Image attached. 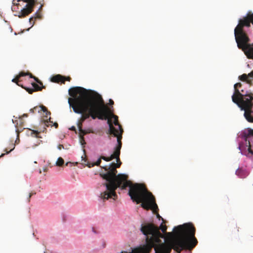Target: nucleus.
Wrapping results in <instances>:
<instances>
[{"mask_svg":"<svg viewBox=\"0 0 253 253\" xmlns=\"http://www.w3.org/2000/svg\"><path fill=\"white\" fill-rule=\"evenodd\" d=\"M30 112L31 113H33V114H34L35 113V111L34 110V107L33 108H32L30 110H29Z\"/></svg>","mask_w":253,"mask_h":253,"instance_id":"nucleus-28","label":"nucleus"},{"mask_svg":"<svg viewBox=\"0 0 253 253\" xmlns=\"http://www.w3.org/2000/svg\"><path fill=\"white\" fill-rule=\"evenodd\" d=\"M101 160H102V159H101V157H100V158L95 163H92V164H89L88 163L87 165L89 168L92 167L94 166H99L101 163Z\"/></svg>","mask_w":253,"mask_h":253,"instance_id":"nucleus-17","label":"nucleus"},{"mask_svg":"<svg viewBox=\"0 0 253 253\" xmlns=\"http://www.w3.org/2000/svg\"><path fill=\"white\" fill-rule=\"evenodd\" d=\"M31 84L33 87V89L35 91H41L42 88H45L43 85L42 87H41L37 84L35 83H32Z\"/></svg>","mask_w":253,"mask_h":253,"instance_id":"nucleus-16","label":"nucleus"},{"mask_svg":"<svg viewBox=\"0 0 253 253\" xmlns=\"http://www.w3.org/2000/svg\"><path fill=\"white\" fill-rule=\"evenodd\" d=\"M12 82L14 83H16L18 86H21V85H22L19 84V83H18L19 78H18V77L17 76H16V77L15 78H14L12 80Z\"/></svg>","mask_w":253,"mask_h":253,"instance_id":"nucleus-20","label":"nucleus"},{"mask_svg":"<svg viewBox=\"0 0 253 253\" xmlns=\"http://www.w3.org/2000/svg\"><path fill=\"white\" fill-rule=\"evenodd\" d=\"M42 15L40 12H36L34 16L31 17L29 19V22L31 24H32V26H33L35 24V21L37 19H42Z\"/></svg>","mask_w":253,"mask_h":253,"instance_id":"nucleus-14","label":"nucleus"},{"mask_svg":"<svg viewBox=\"0 0 253 253\" xmlns=\"http://www.w3.org/2000/svg\"><path fill=\"white\" fill-rule=\"evenodd\" d=\"M18 141L19 142V139L18 138H17V139L15 140V143H17L18 142Z\"/></svg>","mask_w":253,"mask_h":253,"instance_id":"nucleus-35","label":"nucleus"},{"mask_svg":"<svg viewBox=\"0 0 253 253\" xmlns=\"http://www.w3.org/2000/svg\"><path fill=\"white\" fill-rule=\"evenodd\" d=\"M51 81L56 83H63V76L60 75L54 76L51 78Z\"/></svg>","mask_w":253,"mask_h":253,"instance_id":"nucleus-15","label":"nucleus"},{"mask_svg":"<svg viewBox=\"0 0 253 253\" xmlns=\"http://www.w3.org/2000/svg\"><path fill=\"white\" fill-rule=\"evenodd\" d=\"M71 78L69 76H68V77L64 76V82L65 81L70 82L71 81Z\"/></svg>","mask_w":253,"mask_h":253,"instance_id":"nucleus-26","label":"nucleus"},{"mask_svg":"<svg viewBox=\"0 0 253 253\" xmlns=\"http://www.w3.org/2000/svg\"><path fill=\"white\" fill-rule=\"evenodd\" d=\"M12 145V146H13V147H12V148H11V149H10V150H9V151H8V150H7V149H5V151H6V153H7V154L9 153L10 152H11V151H12V150L14 149V148H15V145H14V144H12V145Z\"/></svg>","mask_w":253,"mask_h":253,"instance_id":"nucleus-24","label":"nucleus"},{"mask_svg":"<svg viewBox=\"0 0 253 253\" xmlns=\"http://www.w3.org/2000/svg\"><path fill=\"white\" fill-rule=\"evenodd\" d=\"M34 110L36 113L38 112L40 114H42V113H46V115H48L49 113V111H48L47 110V109L43 105L36 106L34 107Z\"/></svg>","mask_w":253,"mask_h":253,"instance_id":"nucleus-12","label":"nucleus"},{"mask_svg":"<svg viewBox=\"0 0 253 253\" xmlns=\"http://www.w3.org/2000/svg\"><path fill=\"white\" fill-rule=\"evenodd\" d=\"M34 80L38 84H40L42 85V82L37 77H34Z\"/></svg>","mask_w":253,"mask_h":253,"instance_id":"nucleus-22","label":"nucleus"},{"mask_svg":"<svg viewBox=\"0 0 253 253\" xmlns=\"http://www.w3.org/2000/svg\"><path fill=\"white\" fill-rule=\"evenodd\" d=\"M55 165L56 166L62 167L63 165V159L61 157L58 158Z\"/></svg>","mask_w":253,"mask_h":253,"instance_id":"nucleus-18","label":"nucleus"},{"mask_svg":"<svg viewBox=\"0 0 253 253\" xmlns=\"http://www.w3.org/2000/svg\"><path fill=\"white\" fill-rule=\"evenodd\" d=\"M42 115V122H43L45 124V125L46 126H48L49 125H51V123H52V122L50 121V112H49V114H46V113H42L41 114Z\"/></svg>","mask_w":253,"mask_h":253,"instance_id":"nucleus-11","label":"nucleus"},{"mask_svg":"<svg viewBox=\"0 0 253 253\" xmlns=\"http://www.w3.org/2000/svg\"><path fill=\"white\" fill-rule=\"evenodd\" d=\"M253 78V70L251 71L248 75L246 74H243L242 75L239 77V79L242 82H245L247 84L252 85V80L250 78Z\"/></svg>","mask_w":253,"mask_h":253,"instance_id":"nucleus-10","label":"nucleus"},{"mask_svg":"<svg viewBox=\"0 0 253 253\" xmlns=\"http://www.w3.org/2000/svg\"><path fill=\"white\" fill-rule=\"evenodd\" d=\"M242 86V84L240 83H236L234 85V93L233 95H235V97H241L242 96V93L240 92L239 88L241 87Z\"/></svg>","mask_w":253,"mask_h":253,"instance_id":"nucleus-13","label":"nucleus"},{"mask_svg":"<svg viewBox=\"0 0 253 253\" xmlns=\"http://www.w3.org/2000/svg\"><path fill=\"white\" fill-rule=\"evenodd\" d=\"M161 229L163 233H166L167 227L162 224L159 228L153 223H147L145 225H142L141 231L143 234L147 236L146 240L149 241L151 243L154 242L159 243L160 241V238H164L163 235L160 232Z\"/></svg>","mask_w":253,"mask_h":253,"instance_id":"nucleus-5","label":"nucleus"},{"mask_svg":"<svg viewBox=\"0 0 253 253\" xmlns=\"http://www.w3.org/2000/svg\"><path fill=\"white\" fill-rule=\"evenodd\" d=\"M4 155V154H2L1 155V156H0V157L3 156Z\"/></svg>","mask_w":253,"mask_h":253,"instance_id":"nucleus-38","label":"nucleus"},{"mask_svg":"<svg viewBox=\"0 0 253 253\" xmlns=\"http://www.w3.org/2000/svg\"><path fill=\"white\" fill-rule=\"evenodd\" d=\"M151 250V247L145 245L142 246L135 248L132 250L131 252L127 253H149Z\"/></svg>","mask_w":253,"mask_h":253,"instance_id":"nucleus-8","label":"nucleus"},{"mask_svg":"<svg viewBox=\"0 0 253 253\" xmlns=\"http://www.w3.org/2000/svg\"><path fill=\"white\" fill-rule=\"evenodd\" d=\"M24 1L27 2L25 8H23L19 13V18L25 17L32 12L35 3L34 0H24Z\"/></svg>","mask_w":253,"mask_h":253,"instance_id":"nucleus-7","label":"nucleus"},{"mask_svg":"<svg viewBox=\"0 0 253 253\" xmlns=\"http://www.w3.org/2000/svg\"><path fill=\"white\" fill-rule=\"evenodd\" d=\"M247 120L250 123H253V117L251 115L250 117L247 118Z\"/></svg>","mask_w":253,"mask_h":253,"instance_id":"nucleus-25","label":"nucleus"},{"mask_svg":"<svg viewBox=\"0 0 253 253\" xmlns=\"http://www.w3.org/2000/svg\"><path fill=\"white\" fill-rule=\"evenodd\" d=\"M109 104L110 105H113L114 104V101L112 99H109Z\"/></svg>","mask_w":253,"mask_h":253,"instance_id":"nucleus-29","label":"nucleus"},{"mask_svg":"<svg viewBox=\"0 0 253 253\" xmlns=\"http://www.w3.org/2000/svg\"><path fill=\"white\" fill-rule=\"evenodd\" d=\"M27 75H28L27 73H26L24 72H21L19 73V74L18 75H17V76L18 77V78L19 79L21 77L27 76Z\"/></svg>","mask_w":253,"mask_h":253,"instance_id":"nucleus-21","label":"nucleus"},{"mask_svg":"<svg viewBox=\"0 0 253 253\" xmlns=\"http://www.w3.org/2000/svg\"><path fill=\"white\" fill-rule=\"evenodd\" d=\"M92 230L94 232H95V231H94V228H92Z\"/></svg>","mask_w":253,"mask_h":253,"instance_id":"nucleus-37","label":"nucleus"},{"mask_svg":"<svg viewBox=\"0 0 253 253\" xmlns=\"http://www.w3.org/2000/svg\"><path fill=\"white\" fill-rule=\"evenodd\" d=\"M122 136L120 135L118 137L117 145L115 147L113 153L108 157L103 156H101V159L106 161L109 162L116 159L117 163H112L109 167L105 166L102 168L106 171V173L100 174L101 177L105 179L107 182L104 185L106 187L107 191L100 194V197L103 200H108L109 198H113L115 200L117 195L116 193V190L117 188L120 187L124 190L126 187L133 186L131 181L128 180V176L125 174H119L117 175V168H120L122 162L120 159L121 149L122 148Z\"/></svg>","mask_w":253,"mask_h":253,"instance_id":"nucleus-2","label":"nucleus"},{"mask_svg":"<svg viewBox=\"0 0 253 253\" xmlns=\"http://www.w3.org/2000/svg\"><path fill=\"white\" fill-rule=\"evenodd\" d=\"M63 148V146L62 144H59L58 145V149L59 150H61L62 149V148Z\"/></svg>","mask_w":253,"mask_h":253,"instance_id":"nucleus-27","label":"nucleus"},{"mask_svg":"<svg viewBox=\"0 0 253 253\" xmlns=\"http://www.w3.org/2000/svg\"><path fill=\"white\" fill-rule=\"evenodd\" d=\"M21 87L25 89L29 94H32L34 91H35L34 89L32 88L26 87L24 86L23 85H21Z\"/></svg>","mask_w":253,"mask_h":253,"instance_id":"nucleus-19","label":"nucleus"},{"mask_svg":"<svg viewBox=\"0 0 253 253\" xmlns=\"http://www.w3.org/2000/svg\"><path fill=\"white\" fill-rule=\"evenodd\" d=\"M174 233H167L169 237V242L161 245L160 248L163 253H170L173 249L178 253L182 250H191L198 244L195 238L196 229L191 223H185L176 226Z\"/></svg>","mask_w":253,"mask_h":253,"instance_id":"nucleus-3","label":"nucleus"},{"mask_svg":"<svg viewBox=\"0 0 253 253\" xmlns=\"http://www.w3.org/2000/svg\"><path fill=\"white\" fill-rule=\"evenodd\" d=\"M43 170H44V171H46V169H44Z\"/></svg>","mask_w":253,"mask_h":253,"instance_id":"nucleus-39","label":"nucleus"},{"mask_svg":"<svg viewBox=\"0 0 253 253\" xmlns=\"http://www.w3.org/2000/svg\"><path fill=\"white\" fill-rule=\"evenodd\" d=\"M240 92H241V93L244 94L243 93L244 92V90H243V89H241V90H240Z\"/></svg>","mask_w":253,"mask_h":253,"instance_id":"nucleus-34","label":"nucleus"},{"mask_svg":"<svg viewBox=\"0 0 253 253\" xmlns=\"http://www.w3.org/2000/svg\"><path fill=\"white\" fill-rule=\"evenodd\" d=\"M69 94L72 98H69L70 106L74 111L82 115L78 126L80 136L89 132L82 129L84 121L91 117L93 119H108L110 134L117 137L122 136L123 129L118 122V116L114 115L111 109L105 104L101 96L98 93L87 90L82 87H74L69 89Z\"/></svg>","mask_w":253,"mask_h":253,"instance_id":"nucleus-1","label":"nucleus"},{"mask_svg":"<svg viewBox=\"0 0 253 253\" xmlns=\"http://www.w3.org/2000/svg\"><path fill=\"white\" fill-rule=\"evenodd\" d=\"M248 152L249 153L251 154V155H253V151L251 149V145H248Z\"/></svg>","mask_w":253,"mask_h":253,"instance_id":"nucleus-23","label":"nucleus"},{"mask_svg":"<svg viewBox=\"0 0 253 253\" xmlns=\"http://www.w3.org/2000/svg\"><path fill=\"white\" fill-rule=\"evenodd\" d=\"M232 99L241 110H244V115L246 120L251 116L253 112V97L251 94H243L241 97H235V95H233Z\"/></svg>","mask_w":253,"mask_h":253,"instance_id":"nucleus-6","label":"nucleus"},{"mask_svg":"<svg viewBox=\"0 0 253 253\" xmlns=\"http://www.w3.org/2000/svg\"><path fill=\"white\" fill-rule=\"evenodd\" d=\"M128 194L133 202L137 204L141 203V206L146 210H151L157 214V217L161 218L158 213V207L152 194L149 192L145 186L142 184L136 183L130 188Z\"/></svg>","mask_w":253,"mask_h":253,"instance_id":"nucleus-4","label":"nucleus"},{"mask_svg":"<svg viewBox=\"0 0 253 253\" xmlns=\"http://www.w3.org/2000/svg\"><path fill=\"white\" fill-rule=\"evenodd\" d=\"M32 193H30L28 197V202H30V199L31 196H32Z\"/></svg>","mask_w":253,"mask_h":253,"instance_id":"nucleus-31","label":"nucleus"},{"mask_svg":"<svg viewBox=\"0 0 253 253\" xmlns=\"http://www.w3.org/2000/svg\"><path fill=\"white\" fill-rule=\"evenodd\" d=\"M244 136L247 144L251 145L253 143V129L248 128L244 132Z\"/></svg>","mask_w":253,"mask_h":253,"instance_id":"nucleus-9","label":"nucleus"},{"mask_svg":"<svg viewBox=\"0 0 253 253\" xmlns=\"http://www.w3.org/2000/svg\"><path fill=\"white\" fill-rule=\"evenodd\" d=\"M53 125L55 126L56 128H57L58 126V124L57 123H55Z\"/></svg>","mask_w":253,"mask_h":253,"instance_id":"nucleus-33","label":"nucleus"},{"mask_svg":"<svg viewBox=\"0 0 253 253\" xmlns=\"http://www.w3.org/2000/svg\"><path fill=\"white\" fill-rule=\"evenodd\" d=\"M121 253H127L126 252H122Z\"/></svg>","mask_w":253,"mask_h":253,"instance_id":"nucleus-36","label":"nucleus"},{"mask_svg":"<svg viewBox=\"0 0 253 253\" xmlns=\"http://www.w3.org/2000/svg\"><path fill=\"white\" fill-rule=\"evenodd\" d=\"M28 116L27 114H24L22 116L23 117H27Z\"/></svg>","mask_w":253,"mask_h":253,"instance_id":"nucleus-32","label":"nucleus"},{"mask_svg":"<svg viewBox=\"0 0 253 253\" xmlns=\"http://www.w3.org/2000/svg\"><path fill=\"white\" fill-rule=\"evenodd\" d=\"M27 74H28V75H27L29 76V77H30V78H33H33H34V77H35V76H33L31 73H27Z\"/></svg>","mask_w":253,"mask_h":253,"instance_id":"nucleus-30","label":"nucleus"}]
</instances>
